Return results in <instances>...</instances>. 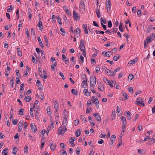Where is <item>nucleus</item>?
I'll list each match as a JSON object with an SVG mask.
<instances>
[{
  "label": "nucleus",
  "mask_w": 155,
  "mask_h": 155,
  "mask_svg": "<svg viewBox=\"0 0 155 155\" xmlns=\"http://www.w3.org/2000/svg\"><path fill=\"white\" fill-rule=\"evenodd\" d=\"M150 141L148 143V144H152L155 142V140L152 138H150L149 139Z\"/></svg>",
  "instance_id": "20"
},
{
  "label": "nucleus",
  "mask_w": 155,
  "mask_h": 155,
  "mask_svg": "<svg viewBox=\"0 0 155 155\" xmlns=\"http://www.w3.org/2000/svg\"><path fill=\"white\" fill-rule=\"evenodd\" d=\"M41 56L42 57V58L44 60L45 59V54L44 53V51L43 50H41Z\"/></svg>",
  "instance_id": "35"
},
{
  "label": "nucleus",
  "mask_w": 155,
  "mask_h": 155,
  "mask_svg": "<svg viewBox=\"0 0 155 155\" xmlns=\"http://www.w3.org/2000/svg\"><path fill=\"white\" fill-rule=\"evenodd\" d=\"M56 147V145L54 144H53L51 143V145L50 146V149L52 150H54Z\"/></svg>",
  "instance_id": "29"
},
{
  "label": "nucleus",
  "mask_w": 155,
  "mask_h": 155,
  "mask_svg": "<svg viewBox=\"0 0 155 155\" xmlns=\"http://www.w3.org/2000/svg\"><path fill=\"white\" fill-rule=\"evenodd\" d=\"M91 64H95L96 63V61L95 60L93 59H91Z\"/></svg>",
  "instance_id": "62"
},
{
  "label": "nucleus",
  "mask_w": 155,
  "mask_h": 155,
  "mask_svg": "<svg viewBox=\"0 0 155 155\" xmlns=\"http://www.w3.org/2000/svg\"><path fill=\"white\" fill-rule=\"evenodd\" d=\"M84 92L86 96H89L90 95V92L88 91V90L87 89H84Z\"/></svg>",
  "instance_id": "19"
},
{
  "label": "nucleus",
  "mask_w": 155,
  "mask_h": 155,
  "mask_svg": "<svg viewBox=\"0 0 155 155\" xmlns=\"http://www.w3.org/2000/svg\"><path fill=\"white\" fill-rule=\"evenodd\" d=\"M18 128L19 132H20L21 131L22 128V125H20V124H18Z\"/></svg>",
  "instance_id": "64"
},
{
  "label": "nucleus",
  "mask_w": 155,
  "mask_h": 155,
  "mask_svg": "<svg viewBox=\"0 0 155 155\" xmlns=\"http://www.w3.org/2000/svg\"><path fill=\"white\" fill-rule=\"evenodd\" d=\"M44 38L45 40V42L46 43L45 45L47 47H48V39L47 38H46V37L45 36H44Z\"/></svg>",
  "instance_id": "36"
},
{
  "label": "nucleus",
  "mask_w": 155,
  "mask_h": 155,
  "mask_svg": "<svg viewBox=\"0 0 155 155\" xmlns=\"http://www.w3.org/2000/svg\"><path fill=\"white\" fill-rule=\"evenodd\" d=\"M108 26L109 28H111L112 26V24L111 21L110 20L109 21H108Z\"/></svg>",
  "instance_id": "55"
},
{
  "label": "nucleus",
  "mask_w": 155,
  "mask_h": 155,
  "mask_svg": "<svg viewBox=\"0 0 155 155\" xmlns=\"http://www.w3.org/2000/svg\"><path fill=\"white\" fill-rule=\"evenodd\" d=\"M76 34L75 35L77 38L80 35L81 33V30L79 28H77L76 30Z\"/></svg>",
  "instance_id": "14"
},
{
  "label": "nucleus",
  "mask_w": 155,
  "mask_h": 155,
  "mask_svg": "<svg viewBox=\"0 0 155 155\" xmlns=\"http://www.w3.org/2000/svg\"><path fill=\"white\" fill-rule=\"evenodd\" d=\"M152 39V37L151 36H148L146 39L144 41V42H146V44H148L151 41Z\"/></svg>",
  "instance_id": "8"
},
{
  "label": "nucleus",
  "mask_w": 155,
  "mask_h": 155,
  "mask_svg": "<svg viewBox=\"0 0 155 155\" xmlns=\"http://www.w3.org/2000/svg\"><path fill=\"white\" fill-rule=\"evenodd\" d=\"M98 88L99 90H100L101 91H103L104 90L103 86L101 84L99 85L98 86Z\"/></svg>",
  "instance_id": "26"
},
{
  "label": "nucleus",
  "mask_w": 155,
  "mask_h": 155,
  "mask_svg": "<svg viewBox=\"0 0 155 155\" xmlns=\"http://www.w3.org/2000/svg\"><path fill=\"white\" fill-rule=\"evenodd\" d=\"M38 73L41 77H42V74L41 72V67L39 68L38 69Z\"/></svg>",
  "instance_id": "50"
},
{
  "label": "nucleus",
  "mask_w": 155,
  "mask_h": 155,
  "mask_svg": "<svg viewBox=\"0 0 155 155\" xmlns=\"http://www.w3.org/2000/svg\"><path fill=\"white\" fill-rule=\"evenodd\" d=\"M79 123L78 120H75L74 121V124L75 126L77 125Z\"/></svg>",
  "instance_id": "52"
},
{
  "label": "nucleus",
  "mask_w": 155,
  "mask_h": 155,
  "mask_svg": "<svg viewBox=\"0 0 155 155\" xmlns=\"http://www.w3.org/2000/svg\"><path fill=\"white\" fill-rule=\"evenodd\" d=\"M143 101H137L135 102L136 104L140 106H145V104L143 103Z\"/></svg>",
  "instance_id": "16"
},
{
  "label": "nucleus",
  "mask_w": 155,
  "mask_h": 155,
  "mask_svg": "<svg viewBox=\"0 0 155 155\" xmlns=\"http://www.w3.org/2000/svg\"><path fill=\"white\" fill-rule=\"evenodd\" d=\"M24 110V109L23 108L20 109L18 111V114L20 115H23Z\"/></svg>",
  "instance_id": "23"
},
{
  "label": "nucleus",
  "mask_w": 155,
  "mask_h": 155,
  "mask_svg": "<svg viewBox=\"0 0 155 155\" xmlns=\"http://www.w3.org/2000/svg\"><path fill=\"white\" fill-rule=\"evenodd\" d=\"M81 133V130L80 129H78L77 130L76 133H75V135L77 137H78L80 136Z\"/></svg>",
  "instance_id": "18"
},
{
  "label": "nucleus",
  "mask_w": 155,
  "mask_h": 155,
  "mask_svg": "<svg viewBox=\"0 0 155 155\" xmlns=\"http://www.w3.org/2000/svg\"><path fill=\"white\" fill-rule=\"evenodd\" d=\"M97 97L96 98L95 96H93L92 97V101L96 105L99 104V101L97 99Z\"/></svg>",
  "instance_id": "9"
},
{
  "label": "nucleus",
  "mask_w": 155,
  "mask_h": 155,
  "mask_svg": "<svg viewBox=\"0 0 155 155\" xmlns=\"http://www.w3.org/2000/svg\"><path fill=\"white\" fill-rule=\"evenodd\" d=\"M14 78L13 77H12V79L10 81V84H11V86L13 87V84L14 83V81L13 80Z\"/></svg>",
  "instance_id": "44"
},
{
  "label": "nucleus",
  "mask_w": 155,
  "mask_h": 155,
  "mask_svg": "<svg viewBox=\"0 0 155 155\" xmlns=\"http://www.w3.org/2000/svg\"><path fill=\"white\" fill-rule=\"evenodd\" d=\"M100 70V68L99 66H97L96 68V71L97 73H98Z\"/></svg>",
  "instance_id": "58"
},
{
  "label": "nucleus",
  "mask_w": 155,
  "mask_h": 155,
  "mask_svg": "<svg viewBox=\"0 0 155 155\" xmlns=\"http://www.w3.org/2000/svg\"><path fill=\"white\" fill-rule=\"evenodd\" d=\"M68 112L66 109H64L63 112V118L64 119H67L68 117Z\"/></svg>",
  "instance_id": "15"
},
{
  "label": "nucleus",
  "mask_w": 155,
  "mask_h": 155,
  "mask_svg": "<svg viewBox=\"0 0 155 155\" xmlns=\"http://www.w3.org/2000/svg\"><path fill=\"white\" fill-rule=\"evenodd\" d=\"M57 19L58 20V21L59 23V25H62V22L61 20V18L59 17V16H57Z\"/></svg>",
  "instance_id": "33"
},
{
  "label": "nucleus",
  "mask_w": 155,
  "mask_h": 155,
  "mask_svg": "<svg viewBox=\"0 0 155 155\" xmlns=\"http://www.w3.org/2000/svg\"><path fill=\"white\" fill-rule=\"evenodd\" d=\"M137 151L138 153L141 154H144L145 153V151L143 150L138 149Z\"/></svg>",
  "instance_id": "31"
},
{
  "label": "nucleus",
  "mask_w": 155,
  "mask_h": 155,
  "mask_svg": "<svg viewBox=\"0 0 155 155\" xmlns=\"http://www.w3.org/2000/svg\"><path fill=\"white\" fill-rule=\"evenodd\" d=\"M142 91H138L136 92L135 93L134 96V97H136L137 94H140L141 93Z\"/></svg>",
  "instance_id": "63"
},
{
  "label": "nucleus",
  "mask_w": 155,
  "mask_h": 155,
  "mask_svg": "<svg viewBox=\"0 0 155 155\" xmlns=\"http://www.w3.org/2000/svg\"><path fill=\"white\" fill-rule=\"evenodd\" d=\"M59 102L57 100H56L54 103V107L56 110V111H58V110Z\"/></svg>",
  "instance_id": "13"
},
{
  "label": "nucleus",
  "mask_w": 155,
  "mask_h": 155,
  "mask_svg": "<svg viewBox=\"0 0 155 155\" xmlns=\"http://www.w3.org/2000/svg\"><path fill=\"white\" fill-rule=\"evenodd\" d=\"M91 108H90V110L88 108H87L86 110V112L87 114H88L90 112H91L92 111Z\"/></svg>",
  "instance_id": "60"
},
{
  "label": "nucleus",
  "mask_w": 155,
  "mask_h": 155,
  "mask_svg": "<svg viewBox=\"0 0 155 155\" xmlns=\"http://www.w3.org/2000/svg\"><path fill=\"white\" fill-rule=\"evenodd\" d=\"M30 127L31 130L34 133H36L37 131V127L33 123H31L30 124Z\"/></svg>",
  "instance_id": "7"
},
{
  "label": "nucleus",
  "mask_w": 155,
  "mask_h": 155,
  "mask_svg": "<svg viewBox=\"0 0 155 155\" xmlns=\"http://www.w3.org/2000/svg\"><path fill=\"white\" fill-rule=\"evenodd\" d=\"M37 85L38 87V89L39 90H42L43 89V87L41 83L40 84H37Z\"/></svg>",
  "instance_id": "41"
},
{
  "label": "nucleus",
  "mask_w": 155,
  "mask_h": 155,
  "mask_svg": "<svg viewBox=\"0 0 155 155\" xmlns=\"http://www.w3.org/2000/svg\"><path fill=\"white\" fill-rule=\"evenodd\" d=\"M80 118L81 119L82 121H83L84 123H86L87 122V120L86 118L83 115H81L80 116Z\"/></svg>",
  "instance_id": "24"
},
{
  "label": "nucleus",
  "mask_w": 155,
  "mask_h": 155,
  "mask_svg": "<svg viewBox=\"0 0 155 155\" xmlns=\"http://www.w3.org/2000/svg\"><path fill=\"white\" fill-rule=\"evenodd\" d=\"M71 92L72 94L75 95H77L78 91L77 90H75L74 89H72L71 90Z\"/></svg>",
  "instance_id": "37"
},
{
  "label": "nucleus",
  "mask_w": 155,
  "mask_h": 155,
  "mask_svg": "<svg viewBox=\"0 0 155 155\" xmlns=\"http://www.w3.org/2000/svg\"><path fill=\"white\" fill-rule=\"evenodd\" d=\"M25 32L26 33V34L27 37L29 38V37L30 35L29 34V32L28 31V29L27 28H26L25 29Z\"/></svg>",
  "instance_id": "53"
},
{
  "label": "nucleus",
  "mask_w": 155,
  "mask_h": 155,
  "mask_svg": "<svg viewBox=\"0 0 155 155\" xmlns=\"http://www.w3.org/2000/svg\"><path fill=\"white\" fill-rule=\"evenodd\" d=\"M113 83H114V81L112 80L111 81H109L108 82V85L110 86L111 87H113L112 84Z\"/></svg>",
  "instance_id": "51"
},
{
  "label": "nucleus",
  "mask_w": 155,
  "mask_h": 155,
  "mask_svg": "<svg viewBox=\"0 0 155 155\" xmlns=\"http://www.w3.org/2000/svg\"><path fill=\"white\" fill-rule=\"evenodd\" d=\"M137 58H136L135 59H134L133 60L130 61L128 64L130 63V64L132 65L134 64L135 62H136L137 61Z\"/></svg>",
  "instance_id": "22"
},
{
  "label": "nucleus",
  "mask_w": 155,
  "mask_h": 155,
  "mask_svg": "<svg viewBox=\"0 0 155 155\" xmlns=\"http://www.w3.org/2000/svg\"><path fill=\"white\" fill-rule=\"evenodd\" d=\"M116 136L115 135H113L111 136L110 139V144L112 145V144L115 140Z\"/></svg>",
  "instance_id": "12"
},
{
  "label": "nucleus",
  "mask_w": 155,
  "mask_h": 155,
  "mask_svg": "<svg viewBox=\"0 0 155 155\" xmlns=\"http://www.w3.org/2000/svg\"><path fill=\"white\" fill-rule=\"evenodd\" d=\"M33 110H34V108H30V115H31V116L32 117H34V115H33Z\"/></svg>",
  "instance_id": "48"
},
{
  "label": "nucleus",
  "mask_w": 155,
  "mask_h": 155,
  "mask_svg": "<svg viewBox=\"0 0 155 155\" xmlns=\"http://www.w3.org/2000/svg\"><path fill=\"white\" fill-rule=\"evenodd\" d=\"M73 16L74 19L75 20H79L80 19L78 13L75 11H73Z\"/></svg>",
  "instance_id": "4"
},
{
  "label": "nucleus",
  "mask_w": 155,
  "mask_h": 155,
  "mask_svg": "<svg viewBox=\"0 0 155 155\" xmlns=\"http://www.w3.org/2000/svg\"><path fill=\"white\" fill-rule=\"evenodd\" d=\"M50 117H51V126L52 127H53L54 126V121H53V119H52L51 116Z\"/></svg>",
  "instance_id": "47"
},
{
  "label": "nucleus",
  "mask_w": 155,
  "mask_h": 155,
  "mask_svg": "<svg viewBox=\"0 0 155 155\" xmlns=\"http://www.w3.org/2000/svg\"><path fill=\"white\" fill-rule=\"evenodd\" d=\"M106 7L108 12V11H109L110 10L111 2L110 1V0H108V1L107 2Z\"/></svg>",
  "instance_id": "5"
},
{
  "label": "nucleus",
  "mask_w": 155,
  "mask_h": 155,
  "mask_svg": "<svg viewBox=\"0 0 155 155\" xmlns=\"http://www.w3.org/2000/svg\"><path fill=\"white\" fill-rule=\"evenodd\" d=\"M8 149L7 148H5L2 151V154L3 155H7Z\"/></svg>",
  "instance_id": "21"
},
{
  "label": "nucleus",
  "mask_w": 155,
  "mask_h": 155,
  "mask_svg": "<svg viewBox=\"0 0 155 155\" xmlns=\"http://www.w3.org/2000/svg\"><path fill=\"white\" fill-rule=\"evenodd\" d=\"M87 81L84 80L81 83V86L83 88H86L87 87Z\"/></svg>",
  "instance_id": "11"
},
{
  "label": "nucleus",
  "mask_w": 155,
  "mask_h": 155,
  "mask_svg": "<svg viewBox=\"0 0 155 155\" xmlns=\"http://www.w3.org/2000/svg\"><path fill=\"white\" fill-rule=\"evenodd\" d=\"M26 69L25 70V74L24 75V76H26L28 74V73L29 72V68L28 67V66H26Z\"/></svg>",
  "instance_id": "28"
},
{
  "label": "nucleus",
  "mask_w": 155,
  "mask_h": 155,
  "mask_svg": "<svg viewBox=\"0 0 155 155\" xmlns=\"http://www.w3.org/2000/svg\"><path fill=\"white\" fill-rule=\"evenodd\" d=\"M82 77L83 78V79L85 80H87V78L86 75L85 74H83L82 75Z\"/></svg>",
  "instance_id": "59"
},
{
  "label": "nucleus",
  "mask_w": 155,
  "mask_h": 155,
  "mask_svg": "<svg viewBox=\"0 0 155 155\" xmlns=\"http://www.w3.org/2000/svg\"><path fill=\"white\" fill-rule=\"evenodd\" d=\"M79 47L80 48V50L82 51H85V48L84 46V41L83 40H81L80 42Z\"/></svg>",
  "instance_id": "3"
},
{
  "label": "nucleus",
  "mask_w": 155,
  "mask_h": 155,
  "mask_svg": "<svg viewBox=\"0 0 155 155\" xmlns=\"http://www.w3.org/2000/svg\"><path fill=\"white\" fill-rule=\"evenodd\" d=\"M134 78V76L132 74H130L129 75L128 78V81H130L133 78Z\"/></svg>",
  "instance_id": "25"
},
{
  "label": "nucleus",
  "mask_w": 155,
  "mask_h": 155,
  "mask_svg": "<svg viewBox=\"0 0 155 155\" xmlns=\"http://www.w3.org/2000/svg\"><path fill=\"white\" fill-rule=\"evenodd\" d=\"M42 22L41 21H39L38 24V28H41L42 26Z\"/></svg>",
  "instance_id": "61"
},
{
  "label": "nucleus",
  "mask_w": 155,
  "mask_h": 155,
  "mask_svg": "<svg viewBox=\"0 0 155 155\" xmlns=\"http://www.w3.org/2000/svg\"><path fill=\"white\" fill-rule=\"evenodd\" d=\"M90 86L91 87H93L95 86L96 84V79L95 76L93 77H91L90 78Z\"/></svg>",
  "instance_id": "2"
},
{
  "label": "nucleus",
  "mask_w": 155,
  "mask_h": 155,
  "mask_svg": "<svg viewBox=\"0 0 155 155\" xmlns=\"http://www.w3.org/2000/svg\"><path fill=\"white\" fill-rule=\"evenodd\" d=\"M120 69V68H116L114 71L113 72V75L114 76L115 75V73L117 72L118 71H119Z\"/></svg>",
  "instance_id": "30"
},
{
  "label": "nucleus",
  "mask_w": 155,
  "mask_h": 155,
  "mask_svg": "<svg viewBox=\"0 0 155 155\" xmlns=\"http://www.w3.org/2000/svg\"><path fill=\"white\" fill-rule=\"evenodd\" d=\"M126 122H123L122 129H125V127L126 126Z\"/></svg>",
  "instance_id": "57"
},
{
  "label": "nucleus",
  "mask_w": 155,
  "mask_h": 155,
  "mask_svg": "<svg viewBox=\"0 0 155 155\" xmlns=\"http://www.w3.org/2000/svg\"><path fill=\"white\" fill-rule=\"evenodd\" d=\"M17 151V149L16 147L14 148L13 150L12 153L14 154H16Z\"/></svg>",
  "instance_id": "56"
},
{
  "label": "nucleus",
  "mask_w": 155,
  "mask_h": 155,
  "mask_svg": "<svg viewBox=\"0 0 155 155\" xmlns=\"http://www.w3.org/2000/svg\"><path fill=\"white\" fill-rule=\"evenodd\" d=\"M45 142L44 140H43V139L41 140V143L40 146L41 149H42L43 148L45 144Z\"/></svg>",
  "instance_id": "43"
},
{
  "label": "nucleus",
  "mask_w": 155,
  "mask_h": 155,
  "mask_svg": "<svg viewBox=\"0 0 155 155\" xmlns=\"http://www.w3.org/2000/svg\"><path fill=\"white\" fill-rule=\"evenodd\" d=\"M79 56L80 58H79L81 59V61L82 62V63H83L84 61V58L80 53H79L78 54V57Z\"/></svg>",
  "instance_id": "39"
},
{
  "label": "nucleus",
  "mask_w": 155,
  "mask_h": 155,
  "mask_svg": "<svg viewBox=\"0 0 155 155\" xmlns=\"http://www.w3.org/2000/svg\"><path fill=\"white\" fill-rule=\"evenodd\" d=\"M47 111L48 114V115H51V112L50 108L49 107H47Z\"/></svg>",
  "instance_id": "46"
},
{
  "label": "nucleus",
  "mask_w": 155,
  "mask_h": 155,
  "mask_svg": "<svg viewBox=\"0 0 155 155\" xmlns=\"http://www.w3.org/2000/svg\"><path fill=\"white\" fill-rule=\"evenodd\" d=\"M31 99V97L30 96V97H29L28 96H26L25 98V100L26 102H28Z\"/></svg>",
  "instance_id": "32"
},
{
  "label": "nucleus",
  "mask_w": 155,
  "mask_h": 155,
  "mask_svg": "<svg viewBox=\"0 0 155 155\" xmlns=\"http://www.w3.org/2000/svg\"><path fill=\"white\" fill-rule=\"evenodd\" d=\"M82 28L84 30V32L86 34L88 33L87 31V24H84L82 26Z\"/></svg>",
  "instance_id": "10"
},
{
  "label": "nucleus",
  "mask_w": 155,
  "mask_h": 155,
  "mask_svg": "<svg viewBox=\"0 0 155 155\" xmlns=\"http://www.w3.org/2000/svg\"><path fill=\"white\" fill-rule=\"evenodd\" d=\"M123 96L124 97V98L126 99H127L128 98V97H129L126 94V93H125V92L123 94Z\"/></svg>",
  "instance_id": "54"
},
{
  "label": "nucleus",
  "mask_w": 155,
  "mask_h": 155,
  "mask_svg": "<svg viewBox=\"0 0 155 155\" xmlns=\"http://www.w3.org/2000/svg\"><path fill=\"white\" fill-rule=\"evenodd\" d=\"M32 61L35 63V64H37V61H35V57L33 56L32 55Z\"/></svg>",
  "instance_id": "49"
},
{
  "label": "nucleus",
  "mask_w": 155,
  "mask_h": 155,
  "mask_svg": "<svg viewBox=\"0 0 155 155\" xmlns=\"http://www.w3.org/2000/svg\"><path fill=\"white\" fill-rule=\"evenodd\" d=\"M93 116L95 117L96 120L99 122L101 121V117L97 113L93 114Z\"/></svg>",
  "instance_id": "6"
},
{
  "label": "nucleus",
  "mask_w": 155,
  "mask_h": 155,
  "mask_svg": "<svg viewBox=\"0 0 155 155\" xmlns=\"http://www.w3.org/2000/svg\"><path fill=\"white\" fill-rule=\"evenodd\" d=\"M112 72L113 71H112L110 70L109 69H108L107 71L105 72V73L107 74V75L108 76H113Z\"/></svg>",
  "instance_id": "17"
},
{
  "label": "nucleus",
  "mask_w": 155,
  "mask_h": 155,
  "mask_svg": "<svg viewBox=\"0 0 155 155\" xmlns=\"http://www.w3.org/2000/svg\"><path fill=\"white\" fill-rule=\"evenodd\" d=\"M75 138L74 137H71L69 139V142L71 144H73L74 141L75 140Z\"/></svg>",
  "instance_id": "27"
},
{
  "label": "nucleus",
  "mask_w": 155,
  "mask_h": 155,
  "mask_svg": "<svg viewBox=\"0 0 155 155\" xmlns=\"http://www.w3.org/2000/svg\"><path fill=\"white\" fill-rule=\"evenodd\" d=\"M67 122L68 121L67 120V119H64V120L62 122V124L63 125H65L66 126L67 125Z\"/></svg>",
  "instance_id": "45"
},
{
  "label": "nucleus",
  "mask_w": 155,
  "mask_h": 155,
  "mask_svg": "<svg viewBox=\"0 0 155 155\" xmlns=\"http://www.w3.org/2000/svg\"><path fill=\"white\" fill-rule=\"evenodd\" d=\"M67 128L65 125L60 127L58 128V135L64 134L67 131Z\"/></svg>",
  "instance_id": "1"
},
{
  "label": "nucleus",
  "mask_w": 155,
  "mask_h": 155,
  "mask_svg": "<svg viewBox=\"0 0 155 155\" xmlns=\"http://www.w3.org/2000/svg\"><path fill=\"white\" fill-rule=\"evenodd\" d=\"M123 23H120V25L119 26V28L120 31L121 32L123 31V30L122 28Z\"/></svg>",
  "instance_id": "38"
},
{
  "label": "nucleus",
  "mask_w": 155,
  "mask_h": 155,
  "mask_svg": "<svg viewBox=\"0 0 155 155\" xmlns=\"http://www.w3.org/2000/svg\"><path fill=\"white\" fill-rule=\"evenodd\" d=\"M15 72H16V75L17 76V77H19V78L21 77V76L20 75V74L19 73V71L18 69H16L15 70Z\"/></svg>",
  "instance_id": "40"
},
{
  "label": "nucleus",
  "mask_w": 155,
  "mask_h": 155,
  "mask_svg": "<svg viewBox=\"0 0 155 155\" xmlns=\"http://www.w3.org/2000/svg\"><path fill=\"white\" fill-rule=\"evenodd\" d=\"M79 7L80 8L85 9V6L83 2H81L79 6Z\"/></svg>",
  "instance_id": "34"
},
{
  "label": "nucleus",
  "mask_w": 155,
  "mask_h": 155,
  "mask_svg": "<svg viewBox=\"0 0 155 155\" xmlns=\"http://www.w3.org/2000/svg\"><path fill=\"white\" fill-rule=\"evenodd\" d=\"M80 151L81 148L80 147H78L76 149V153L78 155H79V153L80 152Z\"/></svg>",
  "instance_id": "42"
}]
</instances>
